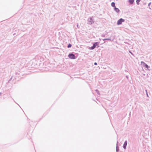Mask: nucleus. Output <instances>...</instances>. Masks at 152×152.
I'll use <instances>...</instances> for the list:
<instances>
[{"label":"nucleus","instance_id":"obj_1","mask_svg":"<svg viewBox=\"0 0 152 152\" xmlns=\"http://www.w3.org/2000/svg\"><path fill=\"white\" fill-rule=\"evenodd\" d=\"M98 42H96L94 43L93 45V46L90 48V49L93 50L94 49L96 46H98Z\"/></svg>","mask_w":152,"mask_h":152},{"label":"nucleus","instance_id":"obj_2","mask_svg":"<svg viewBox=\"0 0 152 152\" xmlns=\"http://www.w3.org/2000/svg\"><path fill=\"white\" fill-rule=\"evenodd\" d=\"M124 21L125 20L124 19H123L122 18H120L118 20L117 22V24L118 25H120L122 22H124Z\"/></svg>","mask_w":152,"mask_h":152},{"label":"nucleus","instance_id":"obj_3","mask_svg":"<svg viewBox=\"0 0 152 152\" xmlns=\"http://www.w3.org/2000/svg\"><path fill=\"white\" fill-rule=\"evenodd\" d=\"M69 57L71 59H75V55L73 53H69L68 55Z\"/></svg>","mask_w":152,"mask_h":152},{"label":"nucleus","instance_id":"obj_4","mask_svg":"<svg viewBox=\"0 0 152 152\" xmlns=\"http://www.w3.org/2000/svg\"><path fill=\"white\" fill-rule=\"evenodd\" d=\"M88 23L89 24H91L94 23L92 19L91 18H90L88 20Z\"/></svg>","mask_w":152,"mask_h":152},{"label":"nucleus","instance_id":"obj_5","mask_svg":"<svg viewBox=\"0 0 152 152\" xmlns=\"http://www.w3.org/2000/svg\"><path fill=\"white\" fill-rule=\"evenodd\" d=\"M127 144V141H125L124 143V144L123 145V148L124 149H126V145Z\"/></svg>","mask_w":152,"mask_h":152},{"label":"nucleus","instance_id":"obj_6","mask_svg":"<svg viewBox=\"0 0 152 152\" xmlns=\"http://www.w3.org/2000/svg\"><path fill=\"white\" fill-rule=\"evenodd\" d=\"M114 10L115 11V12L117 13H118L120 12V10L118 8H116V7H115L114 8Z\"/></svg>","mask_w":152,"mask_h":152},{"label":"nucleus","instance_id":"obj_7","mask_svg":"<svg viewBox=\"0 0 152 152\" xmlns=\"http://www.w3.org/2000/svg\"><path fill=\"white\" fill-rule=\"evenodd\" d=\"M134 0H129V2L131 4H133L134 2Z\"/></svg>","mask_w":152,"mask_h":152},{"label":"nucleus","instance_id":"obj_8","mask_svg":"<svg viewBox=\"0 0 152 152\" xmlns=\"http://www.w3.org/2000/svg\"><path fill=\"white\" fill-rule=\"evenodd\" d=\"M111 5L112 7H115V3L114 2H113L111 4Z\"/></svg>","mask_w":152,"mask_h":152},{"label":"nucleus","instance_id":"obj_9","mask_svg":"<svg viewBox=\"0 0 152 152\" xmlns=\"http://www.w3.org/2000/svg\"><path fill=\"white\" fill-rule=\"evenodd\" d=\"M105 40H111V39L110 38H108L103 39V41H104Z\"/></svg>","mask_w":152,"mask_h":152},{"label":"nucleus","instance_id":"obj_10","mask_svg":"<svg viewBox=\"0 0 152 152\" xmlns=\"http://www.w3.org/2000/svg\"><path fill=\"white\" fill-rule=\"evenodd\" d=\"M119 147L118 146L117 144V146H116V151H117V152H118L119 151Z\"/></svg>","mask_w":152,"mask_h":152},{"label":"nucleus","instance_id":"obj_11","mask_svg":"<svg viewBox=\"0 0 152 152\" xmlns=\"http://www.w3.org/2000/svg\"><path fill=\"white\" fill-rule=\"evenodd\" d=\"M145 66L146 68H147V69H148L149 67V66L147 64H146L145 63Z\"/></svg>","mask_w":152,"mask_h":152},{"label":"nucleus","instance_id":"obj_12","mask_svg":"<svg viewBox=\"0 0 152 152\" xmlns=\"http://www.w3.org/2000/svg\"><path fill=\"white\" fill-rule=\"evenodd\" d=\"M140 0H137L136 3L138 5L139 4V2L140 1Z\"/></svg>","mask_w":152,"mask_h":152},{"label":"nucleus","instance_id":"obj_13","mask_svg":"<svg viewBox=\"0 0 152 152\" xmlns=\"http://www.w3.org/2000/svg\"><path fill=\"white\" fill-rule=\"evenodd\" d=\"M72 46V45L70 44H69L68 45L67 47L68 48H70Z\"/></svg>","mask_w":152,"mask_h":152},{"label":"nucleus","instance_id":"obj_14","mask_svg":"<svg viewBox=\"0 0 152 152\" xmlns=\"http://www.w3.org/2000/svg\"><path fill=\"white\" fill-rule=\"evenodd\" d=\"M95 91L99 95V91L97 89Z\"/></svg>","mask_w":152,"mask_h":152},{"label":"nucleus","instance_id":"obj_15","mask_svg":"<svg viewBox=\"0 0 152 152\" xmlns=\"http://www.w3.org/2000/svg\"><path fill=\"white\" fill-rule=\"evenodd\" d=\"M101 36L102 37H105V35L104 34H102V35Z\"/></svg>","mask_w":152,"mask_h":152},{"label":"nucleus","instance_id":"obj_16","mask_svg":"<svg viewBox=\"0 0 152 152\" xmlns=\"http://www.w3.org/2000/svg\"><path fill=\"white\" fill-rule=\"evenodd\" d=\"M94 64L95 65H97V63L96 62H95L94 63Z\"/></svg>","mask_w":152,"mask_h":152},{"label":"nucleus","instance_id":"obj_17","mask_svg":"<svg viewBox=\"0 0 152 152\" xmlns=\"http://www.w3.org/2000/svg\"><path fill=\"white\" fill-rule=\"evenodd\" d=\"M129 52L132 55H133V54L130 51H129Z\"/></svg>","mask_w":152,"mask_h":152},{"label":"nucleus","instance_id":"obj_18","mask_svg":"<svg viewBox=\"0 0 152 152\" xmlns=\"http://www.w3.org/2000/svg\"><path fill=\"white\" fill-rule=\"evenodd\" d=\"M146 94V95L147 96V97H148V92H147V93Z\"/></svg>","mask_w":152,"mask_h":152},{"label":"nucleus","instance_id":"obj_19","mask_svg":"<svg viewBox=\"0 0 152 152\" xmlns=\"http://www.w3.org/2000/svg\"><path fill=\"white\" fill-rule=\"evenodd\" d=\"M151 4V2H150V3H149L148 4V6H150V5Z\"/></svg>","mask_w":152,"mask_h":152},{"label":"nucleus","instance_id":"obj_20","mask_svg":"<svg viewBox=\"0 0 152 152\" xmlns=\"http://www.w3.org/2000/svg\"><path fill=\"white\" fill-rule=\"evenodd\" d=\"M145 91H146V93H147V90H145Z\"/></svg>","mask_w":152,"mask_h":152},{"label":"nucleus","instance_id":"obj_21","mask_svg":"<svg viewBox=\"0 0 152 152\" xmlns=\"http://www.w3.org/2000/svg\"><path fill=\"white\" fill-rule=\"evenodd\" d=\"M126 77L127 78V79H128V78L127 76H126Z\"/></svg>","mask_w":152,"mask_h":152},{"label":"nucleus","instance_id":"obj_22","mask_svg":"<svg viewBox=\"0 0 152 152\" xmlns=\"http://www.w3.org/2000/svg\"><path fill=\"white\" fill-rule=\"evenodd\" d=\"M1 94V93L0 92V95Z\"/></svg>","mask_w":152,"mask_h":152},{"label":"nucleus","instance_id":"obj_23","mask_svg":"<svg viewBox=\"0 0 152 152\" xmlns=\"http://www.w3.org/2000/svg\"><path fill=\"white\" fill-rule=\"evenodd\" d=\"M145 63L144 62H143L142 61V62H141V63Z\"/></svg>","mask_w":152,"mask_h":152},{"label":"nucleus","instance_id":"obj_24","mask_svg":"<svg viewBox=\"0 0 152 152\" xmlns=\"http://www.w3.org/2000/svg\"><path fill=\"white\" fill-rule=\"evenodd\" d=\"M78 25H77V27H78Z\"/></svg>","mask_w":152,"mask_h":152}]
</instances>
